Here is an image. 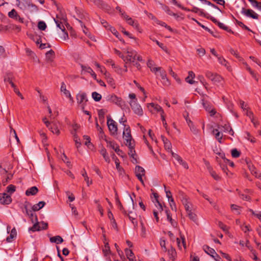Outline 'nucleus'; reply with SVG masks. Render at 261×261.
<instances>
[{
	"mask_svg": "<svg viewBox=\"0 0 261 261\" xmlns=\"http://www.w3.org/2000/svg\"><path fill=\"white\" fill-rule=\"evenodd\" d=\"M32 207L31 204L26 201L23 204L22 212L29 217L32 222H34V221H37V217L36 215H34L32 210H30V208H32Z\"/></svg>",
	"mask_w": 261,
	"mask_h": 261,
	"instance_id": "obj_1",
	"label": "nucleus"
},
{
	"mask_svg": "<svg viewBox=\"0 0 261 261\" xmlns=\"http://www.w3.org/2000/svg\"><path fill=\"white\" fill-rule=\"evenodd\" d=\"M178 197L181 201L187 213L192 211V205L189 201L188 197L182 191H179Z\"/></svg>",
	"mask_w": 261,
	"mask_h": 261,
	"instance_id": "obj_2",
	"label": "nucleus"
},
{
	"mask_svg": "<svg viewBox=\"0 0 261 261\" xmlns=\"http://www.w3.org/2000/svg\"><path fill=\"white\" fill-rule=\"evenodd\" d=\"M77 102L79 106L82 110H84L87 105L88 99L87 95L85 92H80L76 96Z\"/></svg>",
	"mask_w": 261,
	"mask_h": 261,
	"instance_id": "obj_3",
	"label": "nucleus"
},
{
	"mask_svg": "<svg viewBox=\"0 0 261 261\" xmlns=\"http://www.w3.org/2000/svg\"><path fill=\"white\" fill-rule=\"evenodd\" d=\"M123 138L125 141V144L126 145L134 143V140L132 139L130 129L129 126H125L123 132Z\"/></svg>",
	"mask_w": 261,
	"mask_h": 261,
	"instance_id": "obj_4",
	"label": "nucleus"
},
{
	"mask_svg": "<svg viewBox=\"0 0 261 261\" xmlns=\"http://www.w3.org/2000/svg\"><path fill=\"white\" fill-rule=\"evenodd\" d=\"M129 105L132 109L136 114L140 116L143 115V110L141 106L137 103V100H131L129 102Z\"/></svg>",
	"mask_w": 261,
	"mask_h": 261,
	"instance_id": "obj_5",
	"label": "nucleus"
},
{
	"mask_svg": "<svg viewBox=\"0 0 261 261\" xmlns=\"http://www.w3.org/2000/svg\"><path fill=\"white\" fill-rule=\"evenodd\" d=\"M107 125L111 134L116 135L118 128L117 123L110 117L107 118Z\"/></svg>",
	"mask_w": 261,
	"mask_h": 261,
	"instance_id": "obj_6",
	"label": "nucleus"
},
{
	"mask_svg": "<svg viewBox=\"0 0 261 261\" xmlns=\"http://www.w3.org/2000/svg\"><path fill=\"white\" fill-rule=\"evenodd\" d=\"M135 172L138 179L140 180L141 184L144 186L143 177L145 176L146 172L145 169L140 166H136L135 169Z\"/></svg>",
	"mask_w": 261,
	"mask_h": 261,
	"instance_id": "obj_7",
	"label": "nucleus"
},
{
	"mask_svg": "<svg viewBox=\"0 0 261 261\" xmlns=\"http://www.w3.org/2000/svg\"><path fill=\"white\" fill-rule=\"evenodd\" d=\"M106 141L108 144V147H109L114 149L118 155H120L121 157H123L124 154V152L119 149V146L115 142L111 141H109L107 140Z\"/></svg>",
	"mask_w": 261,
	"mask_h": 261,
	"instance_id": "obj_8",
	"label": "nucleus"
},
{
	"mask_svg": "<svg viewBox=\"0 0 261 261\" xmlns=\"http://www.w3.org/2000/svg\"><path fill=\"white\" fill-rule=\"evenodd\" d=\"M157 76H160L163 80L164 84L168 85L169 82L167 78L166 71L162 67H158L156 73H155Z\"/></svg>",
	"mask_w": 261,
	"mask_h": 261,
	"instance_id": "obj_9",
	"label": "nucleus"
},
{
	"mask_svg": "<svg viewBox=\"0 0 261 261\" xmlns=\"http://www.w3.org/2000/svg\"><path fill=\"white\" fill-rule=\"evenodd\" d=\"M241 12L247 17H251L254 19H257L258 18V15L251 9H246L244 8H242Z\"/></svg>",
	"mask_w": 261,
	"mask_h": 261,
	"instance_id": "obj_10",
	"label": "nucleus"
},
{
	"mask_svg": "<svg viewBox=\"0 0 261 261\" xmlns=\"http://www.w3.org/2000/svg\"><path fill=\"white\" fill-rule=\"evenodd\" d=\"M122 17L126 21L128 24L133 26L136 29H139V24L138 22L135 20H133L126 13H122Z\"/></svg>",
	"mask_w": 261,
	"mask_h": 261,
	"instance_id": "obj_11",
	"label": "nucleus"
},
{
	"mask_svg": "<svg viewBox=\"0 0 261 261\" xmlns=\"http://www.w3.org/2000/svg\"><path fill=\"white\" fill-rule=\"evenodd\" d=\"M12 202V198L7 193L0 194V203L2 204H9Z\"/></svg>",
	"mask_w": 261,
	"mask_h": 261,
	"instance_id": "obj_12",
	"label": "nucleus"
},
{
	"mask_svg": "<svg viewBox=\"0 0 261 261\" xmlns=\"http://www.w3.org/2000/svg\"><path fill=\"white\" fill-rule=\"evenodd\" d=\"M54 21L57 26L63 32H64L65 28L63 24L65 22V19L63 17H60L58 15H57L56 18H54Z\"/></svg>",
	"mask_w": 261,
	"mask_h": 261,
	"instance_id": "obj_13",
	"label": "nucleus"
},
{
	"mask_svg": "<svg viewBox=\"0 0 261 261\" xmlns=\"http://www.w3.org/2000/svg\"><path fill=\"white\" fill-rule=\"evenodd\" d=\"M61 91L63 93L64 95L69 99L70 102L73 103L74 102V100L73 97L71 96L70 92L69 91L66 89V86L64 83H62L61 86Z\"/></svg>",
	"mask_w": 261,
	"mask_h": 261,
	"instance_id": "obj_14",
	"label": "nucleus"
},
{
	"mask_svg": "<svg viewBox=\"0 0 261 261\" xmlns=\"http://www.w3.org/2000/svg\"><path fill=\"white\" fill-rule=\"evenodd\" d=\"M127 54L128 55L125 59H124V60H126L127 62L134 63L136 60L137 51L135 50H127Z\"/></svg>",
	"mask_w": 261,
	"mask_h": 261,
	"instance_id": "obj_15",
	"label": "nucleus"
},
{
	"mask_svg": "<svg viewBox=\"0 0 261 261\" xmlns=\"http://www.w3.org/2000/svg\"><path fill=\"white\" fill-rule=\"evenodd\" d=\"M202 105L205 110L210 114L211 116H214L216 114V111L208 102L203 101Z\"/></svg>",
	"mask_w": 261,
	"mask_h": 261,
	"instance_id": "obj_16",
	"label": "nucleus"
},
{
	"mask_svg": "<svg viewBox=\"0 0 261 261\" xmlns=\"http://www.w3.org/2000/svg\"><path fill=\"white\" fill-rule=\"evenodd\" d=\"M195 74L193 71H189L188 76L186 78V81L190 84H194L197 83L196 81L193 80V79L195 77Z\"/></svg>",
	"mask_w": 261,
	"mask_h": 261,
	"instance_id": "obj_17",
	"label": "nucleus"
},
{
	"mask_svg": "<svg viewBox=\"0 0 261 261\" xmlns=\"http://www.w3.org/2000/svg\"><path fill=\"white\" fill-rule=\"evenodd\" d=\"M147 107L151 112H152V110H151L150 108H153L156 112H159L160 113L164 111L160 106L157 104H154V103H148L147 105Z\"/></svg>",
	"mask_w": 261,
	"mask_h": 261,
	"instance_id": "obj_18",
	"label": "nucleus"
},
{
	"mask_svg": "<svg viewBox=\"0 0 261 261\" xmlns=\"http://www.w3.org/2000/svg\"><path fill=\"white\" fill-rule=\"evenodd\" d=\"M38 192V189L36 186L32 187L29 188L25 191V195L28 196L30 195H35Z\"/></svg>",
	"mask_w": 261,
	"mask_h": 261,
	"instance_id": "obj_19",
	"label": "nucleus"
},
{
	"mask_svg": "<svg viewBox=\"0 0 261 261\" xmlns=\"http://www.w3.org/2000/svg\"><path fill=\"white\" fill-rule=\"evenodd\" d=\"M124 215L127 216L129 219L135 225H137V221H135L136 218V214H134L133 212L129 211L127 212V214H124Z\"/></svg>",
	"mask_w": 261,
	"mask_h": 261,
	"instance_id": "obj_20",
	"label": "nucleus"
},
{
	"mask_svg": "<svg viewBox=\"0 0 261 261\" xmlns=\"http://www.w3.org/2000/svg\"><path fill=\"white\" fill-rule=\"evenodd\" d=\"M162 141L164 142L165 149L169 151H171L172 145L170 141L164 136H162Z\"/></svg>",
	"mask_w": 261,
	"mask_h": 261,
	"instance_id": "obj_21",
	"label": "nucleus"
},
{
	"mask_svg": "<svg viewBox=\"0 0 261 261\" xmlns=\"http://www.w3.org/2000/svg\"><path fill=\"white\" fill-rule=\"evenodd\" d=\"M46 60L47 62H53L55 57V52L53 50L50 49L46 53Z\"/></svg>",
	"mask_w": 261,
	"mask_h": 261,
	"instance_id": "obj_22",
	"label": "nucleus"
},
{
	"mask_svg": "<svg viewBox=\"0 0 261 261\" xmlns=\"http://www.w3.org/2000/svg\"><path fill=\"white\" fill-rule=\"evenodd\" d=\"M180 238L181 239V242L179 238H176V242L178 245V247L180 249H181V247L183 246L184 248H186V241L184 236H180Z\"/></svg>",
	"mask_w": 261,
	"mask_h": 261,
	"instance_id": "obj_23",
	"label": "nucleus"
},
{
	"mask_svg": "<svg viewBox=\"0 0 261 261\" xmlns=\"http://www.w3.org/2000/svg\"><path fill=\"white\" fill-rule=\"evenodd\" d=\"M165 213L167 215V220L170 222L171 224L173 227H176L177 225V222L175 220L172 219L171 216H170V214L169 210H166Z\"/></svg>",
	"mask_w": 261,
	"mask_h": 261,
	"instance_id": "obj_24",
	"label": "nucleus"
},
{
	"mask_svg": "<svg viewBox=\"0 0 261 261\" xmlns=\"http://www.w3.org/2000/svg\"><path fill=\"white\" fill-rule=\"evenodd\" d=\"M49 241L51 243H55L57 244H61L63 242V239L59 236L50 238Z\"/></svg>",
	"mask_w": 261,
	"mask_h": 261,
	"instance_id": "obj_25",
	"label": "nucleus"
},
{
	"mask_svg": "<svg viewBox=\"0 0 261 261\" xmlns=\"http://www.w3.org/2000/svg\"><path fill=\"white\" fill-rule=\"evenodd\" d=\"M45 204V202L43 201H40L39 203L35 204L33 206H32V210L33 211H38L40 210L41 208H42L44 206Z\"/></svg>",
	"mask_w": 261,
	"mask_h": 261,
	"instance_id": "obj_26",
	"label": "nucleus"
},
{
	"mask_svg": "<svg viewBox=\"0 0 261 261\" xmlns=\"http://www.w3.org/2000/svg\"><path fill=\"white\" fill-rule=\"evenodd\" d=\"M100 153L103 157L106 162L108 163H109L110 162V159L108 153H107L106 149L104 147L101 148V149L100 150Z\"/></svg>",
	"mask_w": 261,
	"mask_h": 261,
	"instance_id": "obj_27",
	"label": "nucleus"
},
{
	"mask_svg": "<svg viewBox=\"0 0 261 261\" xmlns=\"http://www.w3.org/2000/svg\"><path fill=\"white\" fill-rule=\"evenodd\" d=\"M168 254L169 258L172 260H174L176 256L175 249L172 247H171V248L168 250Z\"/></svg>",
	"mask_w": 261,
	"mask_h": 261,
	"instance_id": "obj_28",
	"label": "nucleus"
},
{
	"mask_svg": "<svg viewBox=\"0 0 261 261\" xmlns=\"http://www.w3.org/2000/svg\"><path fill=\"white\" fill-rule=\"evenodd\" d=\"M112 100L117 105L122 107L124 105V101L121 98L118 97L116 95L112 96Z\"/></svg>",
	"mask_w": 261,
	"mask_h": 261,
	"instance_id": "obj_29",
	"label": "nucleus"
},
{
	"mask_svg": "<svg viewBox=\"0 0 261 261\" xmlns=\"http://www.w3.org/2000/svg\"><path fill=\"white\" fill-rule=\"evenodd\" d=\"M17 231L15 228H13L11 231L9 237H8L6 239V241L7 242H11L13 239L16 237Z\"/></svg>",
	"mask_w": 261,
	"mask_h": 261,
	"instance_id": "obj_30",
	"label": "nucleus"
},
{
	"mask_svg": "<svg viewBox=\"0 0 261 261\" xmlns=\"http://www.w3.org/2000/svg\"><path fill=\"white\" fill-rule=\"evenodd\" d=\"M218 61L219 63L225 66L227 69H229V65L228 62L222 56L218 57Z\"/></svg>",
	"mask_w": 261,
	"mask_h": 261,
	"instance_id": "obj_31",
	"label": "nucleus"
},
{
	"mask_svg": "<svg viewBox=\"0 0 261 261\" xmlns=\"http://www.w3.org/2000/svg\"><path fill=\"white\" fill-rule=\"evenodd\" d=\"M207 168L210 174L215 180H218L220 179V176L217 174L216 172L213 170L212 168L210 166H208Z\"/></svg>",
	"mask_w": 261,
	"mask_h": 261,
	"instance_id": "obj_32",
	"label": "nucleus"
},
{
	"mask_svg": "<svg viewBox=\"0 0 261 261\" xmlns=\"http://www.w3.org/2000/svg\"><path fill=\"white\" fill-rule=\"evenodd\" d=\"M154 62L151 60H149L147 63V66L150 68V70L154 73H156L158 67H154Z\"/></svg>",
	"mask_w": 261,
	"mask_h": 261,
	"instance_id": "obj_33",
	"label": "nucleus"
},
{
	"mask_svg": "<svg viewBox=\"0 0 261 261\" xmlns=\"http://www.w3.org/2000/svg\"><path fill=\"white\" fill-rule=\"evenodd\" d=\"M203 249L205 253L210 255L211 257H212L213 255L216 253V251L214 249L210 248L208 246H204L203 247Z\"/></svg>",
	"mask_w": 261,
	"mask_h": 261,
	"instance_id": "obj_34",
	"label": "nucleus"
},
{
	"mask_svg": "<svg viewBox=\"0 0 261 261\" xmlns=\"http://www.w3.org/2000/svg\"><path fill=\"white\" fill-rule=\"evenodd\" d=\"M33 223H34V225L31 227L29 228V230L33 232L40 230L41 229L39 225L38 220H37V221H34Z\"/></svg>",
	"mask_w": 261,
	"mask_h": 261,
	"instance_id": "obj_35",
	"label": "nucleus"
},
{
	"mask_svg": "<svg viewBox=\"0 0 261 261\" xmlns=\"http://www.w3.org/2000/svg\"><path fill=\"white\" fill-rule=\"evenodd\" d=\"M213 134L215 135L216 139L219 142H221L222 139V135L221 134L220 132L217 129H214L213 130Z\"/></svg>",
	"mask_w": 261,
	"mask_h": 261,
	"instance_id": "obj_36",
	"label": "nucleus"
},
{
	"mask_svg": "<svg viewBox=\"0 0 261 261\" xmlns=\"http://www.w3.org/2000/svg\"><path fill=\"white\" fill-rule=\"evenodd\" d=\"M252 7L261 11V2H258L256 0H248Z\"/></svg>",
	"mask_w": 261,
	"mask_h": 261,
	"instance_id": "obj_37",
	"label": "nucleus"
},
{
	"mask_svg": "<svg viewBox=\"0 0 261 261\" xmlns=\"http://www.w3.org/2000/svg\"><path fill=\"white\" fill-rule=\"evenodd\" d=\"M71 134L73 136V140L75 142L76 147L78 148L79 147H80L81 146V142H80V139L79 138V137L76 134V132L71 133Z\"/></svg>",
	"mask_w": 261,
	"mask_h": 261,
	"instance_id": "obj_38",
	"label": "nucleus"
},
{
	"mask_svg": "<svg viewBox=\"0 0 261 261\" xmlns=\"http://www.w3.org/2000/svg\"><path fill=\"white\" fill-rule=\"evenodd\" d=\"M129 148L128 154L129 156H132L133 155H135L136 152L135 150V144L132 143L129 144L128 145H126Z\"/></svg>",
	"mask_w": 261,
	"mask_h": 261,
	"instance_id": "obj_39",
	"label": "nucleus"
},
{
	"mask_svg": "<svg viewBox=\"0 0 261 261\" xmlns=\"http://www.w3.org/2000/svg\"><path fill=\"white\" fill-rule=\"evenodd\" d=\"M92 97L95 101H99L101 99V95L97 92L92 93Z\"/></svg>",
	"mask_w": 261,
	"mask_h": 261,
	"instance_id": "obj_40",
	"label": "nucleus"
},
{
	"mask_svg": "<svg viewBox=\"0 0 261 261\" xmlns=\"http://www.w3.org/2000/svg\"><path fill=\"white\" fill-rule=\"evenodd\" d=\"M235 21L236 22V23L242 29L253 32L252 30H251L247 26L245 25L242 22L236 19H235Z\"/></svg>",
	"mask_w": 261,
	"mask_h": 261,
	"instance_id": "obj_41",
	"label": "nucleus"
},
{
	"mask_svg": "<svg viewBox=\"0 0 261 261\" xmlns=\"http://www.w3.org/2000/svg\"><path fill=\"white\" fill-rule=\"evenodd\" d=\"M216 74V73H213L210 71H206L205 72V76L212 81H214L215 75Z\"/></svg>",
	"mask_w": 261,
	"mask_h": 261,
	"instance_id": "obj_42",
	"label": "nucleus"
},
{
	"mask_svg": "<svg viewBox=\"0 0 261 261\" xmlns=\"http://www.w3.org/2000/svg\"><path fill=\"white\" fill-rule=\"evenodd\" d=\"M18 14L15 9H12L11 11L8 13V16L11 18L16 19L18 16Z\"/></svg>",
	"mask_w": 261,
	"mask_h": 261,
	"instance_id": "obj_43",
	"label": "nucleus"
},
{
	"mask_svg": "<svg viewBox=\"0 0 261 261\" xmlns=\"http://www.w3.org/2000/svg\"><path fill=\"white\" fill-rule=\"evenodd\" d=\"M189 218L194 222H196L197 220V216L192 211L187 212Z\"/></svg>",
	"mask_w": 261,
	"mask_h": 261,
	"instance_id": "obj_44",
	"label": "nucleus"
},
{
	"mask_svg": "<svg viewBox=\"0 0 261 261\" xmlns=\"http://www.w3.org/2000/svg\"><path fill=\"white\" fill-rule=\"evenodd\" d=\"M82 175L85 178V180L86 181L87 185L88 186H89L91 184H92V180H90L89 178L88 177L86 172L84 170L83 173H82Z\"/></svg>",
	"mask_w": 261,
	"mask_h": 261,
	"instance_id": "obj_45",
	"label": "nucleus"
},
{
	"mask_svg": "<svg viewBox=\"0 0 261 261\" xmlns=\"http://www.w3.org/2000/svg\"><path fill=\"white\" fill-rule=\"evenodd\" d=\"M125 253L128 259L135 257L133 252L130 249L127 248L125 249Z\"/></svg>",
	"mask_w": 261,
	"mask_h": 261,
	"instance_id": "obj_46",
	"label": "nucleus"
},
{
	"mask_svg": "<svg viewBox=\"0 0 261 261\" xmlns=\"http://www.w3.org/2000/svg\"><path fill=\"white\" fill-rule=\"evenodd\" d=\"M49 129L50 130V131L53 133V134H56L57 135H59L60 134V130L59 129H58V128L55 125H53L52 126H50V127L49 128Z\"/></svg>",
	"mask_w": 261,
	"mask_h": 261,
	"instance_id": "obj_47",
	"label": "nucleus"
},
{
	"mask_svg": "<svg viewBox=\"0 0 261 261\" xmlns=\"http://www.w3.org/2000/svg\"><path fill=\"white\" fill-rule=\"evenodd\" d=\"M38 28L39 30L44 31L46 28V24L44 21H40L38 23Z\"/></svg>",
	"mask_w": 261,
	"mask_h": 261,
	"instance_id": "obj_48",
	"label": "nucleus"
},
{
	"mask_svg": "<svg viewBox=\"0 0 261 261\" xmlns=\"http://www.w3.org/2000/svg\"><path fill=\"white\" fill-rule=\"evenodd\" d=\"M240 151H238L237 149L234 148L232 149L231 155L233 158H237L240 156Z\"/></svg>",
	"mask_w": 261,
	"mask_h": 261,
	"instance_id": "obj_49",
	"label": "nucleus"
},
{
	"mask_svg": "<svg viewBox=\"0 0 261 261\" xmlns=\"http://www.w3.org/2000/svg\"><path fill=\"white\" fill-rule=\"evenodd\" d=\"M150 39L154 42H155L157 45H158L159 46V47H160L163 50H165V51H166L167 48L166 47V46H165L163 43H161L159 41H158V40L153 39V38H150Z\"/></svg>",
	"mask_w": 261,
	"mask_h": 261,
	"instance_id": "obj_50",
	"label": "nucleus"
},
{
	"mask_svg": "<svg viewBox=\"0 0 261 261\" xmlns=\"http://www.w3.org/2000/svg\"><path fill=\"white\" fill-rule=\"evenodd\" d=\"M219 227L225 232L228 231V227L227 225L219 221L218 223Z\"/></svg>",
	"mask_w": 261,
	"mask_h": 261,
	"instance_id": "obj_51",
	"label": "nucleus"
},
{
	"mask_svg": "<svg viewBox=\"0 0 261 261\" xmlns=\"http://www.w3.org/2000/svg\"><path fill=\"white\" fill-rule=\"evenodd\" d=\"M223 81V78L219 74L215 75V76L214 77V81L212 82H214V83H220Z\"/></svg>",
	"mask_w": 261,
	"mask_h": 261,
	"instance_id": "obj_52",
	"label": "nucleus"
},
{
	"mask_svg": "<svg viewBox=\"0 0 261 261\" xmlns=\"http://www.w3.org/2000/svg\"><path fill=\"white\" fill-rule=\"evenodd\" d=\"M65 193L66 196H68V198L70 202H72L74 200L75 197L72 193L68 191H66Z\"/></svg>",
	"mask_w": 261,
	"mask_h": 261,
	"instance_id": "obj_53",
	"label": "nucleus"
},
{
	"mask_svg": "<svg viewBox=\"0 0 261 261\" xmlns=\"http://www.w3.org/2000/svg\"><path fill=\"white\" fill-rule=\"evenodd\" d=\"M218 25L221 29L227 31V32H230L231 30L228 28V27L226 26L224 23H221L220 22H218Z\"/></svg>",
	"mask_w": 261,
	"mask_h": 261,
	"instance_id": "obj_54",
	"label": "nucleus"
},
{
	"mask_svg": "<svg viewBox=\"0 0 261 261\" xmlns=\"http://www.w3.org/2000/svg\"><path fill=\"white\" fill-rule=\"evenodd\" d=\"M81 68L83 71H85L90 74L93 72V71L91 67L84 66L83 65H81Z\"/></svg>",
	"mask_w": 261,
	"mask_h": 261,
	"instance_id": "obj_55",
	"label": "nucleus"
},
{
	"mask_svg": "<svg viewBox=\"0 0 261 261\" xmlns=\"http://www.w3.org/2000/svg\"><path fill=\"white\" fill-rule=\"evenodd\" d=\"M108 30H109L116 37L119 38V34L114 27H110Z\"/></svg>",
	"mask_w": 261,
	"mask_h": 261,
	"instance_id": "obj_56",
	"label": "nucleus"
},
{
	"mask_svg": "<svg viewBox=\"0 0 261 261\" xmlns=\"http://www.w3.org/2000/svg\"><path fill=\"white\" fill-rule=\"evenodd\" d=\"M118 206L120 211L123 213V214H127V211L125 210L121 203L120 201L118 200H117Z\"/></svg>",
	"mask_w": 261,
	"mask_h": 261,
	"instance_id": "obj_57",
	"label": "nucleus"
},
{
	"mask_svg": "<svg viewBox=\"0 0 261 261\" xmlns=\"http://www.w3.org/2000/svg\"><path fill=\"white\" fill-rule=\"evenodd\" d=\"M15 187L12 185H9L7 188V191L12 193L15 191Z\"/></svg>",
	"mask_w": 261,
	"mask_h": 261,
	"instance_id": "obj_58",
	"label": "nucleus"
},
{
	"mask_svg": "<svg viewBox=\"0 0 261 261\" xmlns=\"http://www.w3.org/2000/svg\"><path fill=\"white\" fill-rule=\"evenodd\" d=\"M169 202V203H170V207L172 209V210H174V211H176V205H175V203L174 201V199L173 198H171V199H170V201H168Z\"/></svg>",
	"mask_w": 261,
	"mask_h": 261,
	"instance_id": "obj_59",
	"label": "nucleus"
},
{
	"mask_svg": "<svg viewBox=\"0 0 261 261\" xmlns=\"http://www.w3.org/2000/svg\"><path fill=\"white\" fill-rule=\"evenodd\" d=\"M105 113V110L103 109H100L98 111V115L99 119L104 118Z\"/></svg>",
	"mask_w": 261,
	"mask_h": 261,
	"instance_id": "obj_60",
	"label": "nucleus"
},
{
	"mask_svg": "<svg viewBox=\"0 0 261 261\" xmlns=\"http://www.w3.org/2000/svg\"><path fill=\"white\" fill-rule=\"evenodd\" d=\"M154 204L159 212H161L163 211V207L160 201H157V202L154 203Z\"/></svg>",
	"mask_w": 261,
	"mask_h": 261,
	"instance_id": "obj_61",
	"label": "nucleus"
},
{
	"mask_svg": "<svg viewBox=\"0 0 261 261\" xmlns=\"http://www.w3.org/2000/svg\"><path fill=\"white\" fill-rule=\"evenodd\" d=\"M173 158H174L178 162L182 159L178 154L173 152L172 150L170 151Z\"/></svg>",
	"mask_w": 261,
	"mask_h": 261,
	"instance_id": "obj_62",
	"label": "nucleus"
},
{
	"mask_svg": "<svg viewBox=\"0 0 261 261\" xmlns=\"http://www.w3.org/2000/svg\"><path fill=\"white\" fill-rule=\"evenodd\" d=\"M178 163L182 166V167L186 169H188L189 168V166L187 164V163L185 161H184L182 159L178 162Z\"/></svg>",
	"mask_w": 261,
	"mask_h": 261,
	"instance_id": "obj_63",
	"label": "nucleus"
},
{
	"mask_svg": "<svg viewBox=\"0 0 261 261\" xmlns=\"http://www.w3.org/2000/svg\"><path fill=\"white\" fill-rule=\"evenodd\" d=\"M212 257L215 261H223L221 257L216 252L215 254L213 255Z\"/></svg>",
	"mask_w": 261,
	"mask_h": 261,
	"instance_id": "obj_64",
	"label": "nucleus"
}]
</instances>
